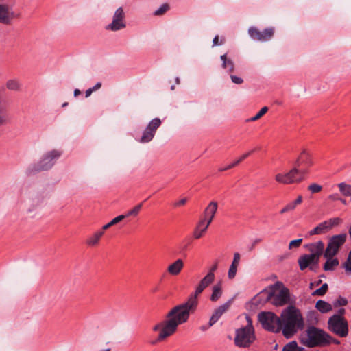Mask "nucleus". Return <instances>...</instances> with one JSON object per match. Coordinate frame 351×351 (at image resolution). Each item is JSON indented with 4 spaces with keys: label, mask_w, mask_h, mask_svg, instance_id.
<instances>
[{
    "label": "nucleus",
    "mask_w": 351,
    "mask_h": 351,
    "mask_svg": "<svg viewBox=\"0 0 351 351\" xmlns=\"http://www.w3.org/2000/svg\"><path fill=\"white\" fill-rule=\"evenodd\" d=\"M160 125L161 121L159 118L153 119L145 128L139 141L143 143L151 141Z\"/></svg>",
    "instance_id": "12"
},
{
    "label": "nucleus",
    "mask_w": 351,
    "mask_h": 351,
    "mask_svg": "<svg viewBox=\"0 0 351 351\" xmlns=\"http://www.w3.org/2000/svg\"><path fill=\"white\" fill-rule=\"evenodd\" d=\"M93 92V90H92L91 88L87 89L85 92V96L86 97H88L89 96H90V95L92 94V93Z\"/></svg>",
    "instance_id": "56"
},
{
    "label": "nucleus",
    "mask_w": 351,
    "mask_h": 351,
    "mask_svg": "<svg viewBox=\"0 0 351 351\" xmlns=\"http://www.w3.org/2000/svg\"><path fill=\"white\" fill-rule=\"evenodd\" d=\"M211 326H210V322H209L208 325L202 326L200 327V330H202V331H205V330H208Z\"/></svg>",
    "instance_id": "57"
},
{
    "label": "nucleus",
    "mask_w": 351,
    "mask_h": 351,
    "mask_svg": "<svg viewBox=\"0 0 351 351\" xmlns=\"http://www.w3.org/2000/svg\"><path fill=\"white\" fill-rule=\"evenodd\" d=\"M326 258V261L324 265V271H333L335 267L339 265V261L335 256H324Z\"/></svg>",
    "instance_id": "23"
},
{
    "label": "nucleus",
    "mask_w": 351,
    "mask_h": 351,
    "mask_svg": "<svg viewBox=\"0 0 351 351\" xmlns=\"http://www.w3.org/2000/svg\"><path fill=\"white\" fill-rule=\"evenodd\" d=\"M169 8L167 3L162 4L158 9L154 11L155 16H160L165 14Z\"/></svg>",
    "instance_id": "36"
},
{
    "label": "nucleus",
    "mask_w": 351,
    "mask_h": 351,
    "mask_svg": "<svg viewBox=\"0 0 351 351\" xmlns=\"http://www.w3.org/2000/svg\"><path fill=\"white\" fill-rule=\"evenodd\" d=\"M298 262L300 269L302 271H304L308 267L311 270L314 271L315 268L317 267L319 264V262L315 261V259L313 258V256H310L309 254H304L298 258Z\"/></svg>",
    "instance_id": "17"
},
{
    "label": "nucleus",
    "mask_w": 351,
    "mask_h": 351,
    "mask_svg": "<svg viewBox=\"0 0 351 351\" xmlns=\"http://www.w3.org/2000/svg\"><path fill=\"white\" fill-rule=\"evenodd\" d=\"M347 239V234L342 233L330 237L328 239L327 246L324 253V256H336Z\"/></svg>",
    "instance_id": "11"
},
{
    "label": "nucleus",
    "mask_w": 351,
    "mask_h": 351,
    "mask_svg": "<svg viewBox=\"0 0 351 351\" xmlns=\"http://www.w3.org/2000/svg\"><path fill=\"white\" fill-rule=\"evenodd\" d=\"M237 165H238V162L234 161V162L230 164L229 165H228V166H226L225 167H220L219 169V171H226V170H228V169H230L234 167Z\"/></svg>",
    "instance_id": "45"
},
{
    "label": "nucleus",
    "mask_w": 351,
    "mask_h": 351,
    "mask_svg": "<svg viewBox=\"0 0 351 351\" xmlns=\"http://www.w3.org/2000/svg\"><path fill=\"white\" fill-rule=\"evenodd\" d=\"M214 279L215 274H207V275L200 280L195 292L190 295L185 302L180 304L181 306L185 309L187 313L190 314L195 311L198 304V295L214 281Z\"/></svg>",
    "instance_id": "5"
},
{
    "label": "nucleus",
    "mask_w": 351,
    "mask_h": 351,
    "mask_svg": "<svg viewBox=\"0 0 351 351\" xmlns=\"http://www.w3.org/2000/svg\"><path fill=\"white\" fill-rule=\"evenodd\" d=\"M315 308L322 313H328L332 308L330 304L322 300H319L316 302Z\"/></svg>",
    "instance_id": "24"
},
{
    "label": "nucleus",
    "mask_w": 351,
    "mask_h": 351,
    "mask_svg": "<svg viewBox=\"0 0 351 351\" xmlns=\"http://www.w3.org/2000/svg\"><path fill=\"white\" fill-rule=\"evenodd\" d=\"M316 227L318 229V232H319V234H324L330 230L328 222L326 221H324L320 223Z\"/></svg>",
    "instance_id": "34"
},
{
    "label": "nucleus",
    "mask_w": 351,
    "mask_h": 351,
    "mask_svg": "<svg viewBox=\"0 0 351 351\" xmlns=\"http://www.w3.org/2000/svg\"><path fill=\"white\" fill-rule=\"evenodd\" d=\"M68 104H69L68 102H64V103L62 104V106L64 108V107L67 106Z\"/></svg>",
    "instance_id": "62"
},
{
    "label": "nucleus",
    "mask_w": 351,
    "mask_h": 351,
    "mask_svg": "<svg viewBox=\"0 0 351 351\" xmlns=\"http://www.w3.org/2000/svg\"><path fill=\"white\" fill-rule=\"evenodd\" d=\"M282 333L283 336L291 338L298 330L304 328V322L301 312L294 306H289L284 309L280 315Z\"/></svg>",
    "instance_id": "2"
},
{
    "label": "nucleus",
    "mask_w": 351,
    "mask_h": 351,
    "mask_svg": "<svg viewBox=\"0 0 351 351\" xmlns=\"http://www.w3.org/2000/svg\"><path fill=\"white\" fill-rule=\"evenodd\" d=\"M112 226L110 225V223H108L107 224L104 225L103 227H102V229L100 230V231H104L108 229L109 228H110Z\"/></svg>",
    "instance_id": "59"
},
{
    "label": "nucleus",
    "mask_w": 351,
    "mask_h": 351,
    "mask_svg": "<svg viewBox=\"0 0 351 351\" xmlns=\"http://www.w3.org/2000/svg\"><path fill=\"white\" fill-rule=\"evenodd\" d=\"M104 235V231H98L88 237L86 244L89 246H95L99 243L101 237Z\"/></svg>",
    "instance_id": "25"
},
{
    "label": "nucleus",
    "mask_w": 351,
    "mask_h": 351,
    "mask_svg": "<svg viewBox=\"0 0 351 351\" xmlns=\"http://www.w3.org/2000/svg\"><path fill=\"white\" fill-rule=\"evenodd\" d=\"M341 193L346 197H351V185L345 182H341L338 184Z\"/></svg>",
    "instance_id": "28"
},
{
    "label": "nucleus",
    "mask_w": 351,
    "mask_h": 351,
    "mask_svg": "<svg viewBox=\"0 0 351 351\" xmlns=\"http://www.w3.org/2000/svg\"><path fill=\"white\" fill-rule=\"evenodd\" d=\"M302 202V197L301 195H299L297 199L293 201V203L295 204V206L301 204Z\"/></svg>",
    "instance_id": "52"
},
{
    "label": "nucleus",
    "mask_w": 351,
    "mask_h": 351,
    "mask_svg": "<svg viewBox=\"0 0 351 351\" xmlns=\"http://www.w3.org/2000/svg\"><path fill=\"white\" fill-rule=\"evenodd\" d=\"M240 254L238 252H236L234 254V258L232 263V265H234L238 267L239 261H240Z\"/></svg>",
    "instance_id": "44"
},
{
    "label": "nucleus",
    "mask_w": 351,
    "mask_h": 351,
    "mask_svg": "<svg viewBox=\"0 0 351 351\" xmlns=\"http://www.w3.org/2000/svg\"><path fill=\"white\" fill-rule=\"evenodd\" d=\"M222 60V67L228 69V72L232 73L234 70V64L232 60L228 59L226 54H223L220 57Z\"/></svg>",
    "instance_id": "26"
},
{
    "label": "nucleus",
    "mask_w": 351,
    "mask_h": 351,
    "mask_svg": "<svg viewBox=\"0 0 351 351\" xmlns=\"http://www.w3.org/2000/svg\"><path fill=\"white\" fill-rule=\"evenodd\" d=\"M17 15L12 11V8L7 4H0V23L5 25H10L12 21Z\"/></svg>",
    "instance_id": "16"
},
{
    "label": "nucleus",
    "mask_w": 351,
    "mask_h": 351,
    "mask_svg": "<svg viewBox=\"0 0 351 351\" xmlns=\"http://www.w3.org/2000/svg\"><path fill=\"white\" fill-rule=\"evenodd\" d=\"M330 338V335L324 330L310 326L300 335V342L308 348L324 347L328 346L327 339Z\"/></svg>",
    "instance_id": "3"
},
{
    "label": "nucleus",
    "mask_w": 351,
    "mask_h": 351,
    "mask_svg": "<svg viewBox=\"0 0 351 351\" xmlns=\"http://www.w3.org/2000/svg\"><path fill=\"white\" fill-rule=\"evenodd\" d=\"M231 80L233 83L236 84H241L243 82V80L241 77H237L236 75H230Z\"/></svg>",
    "instance_id": "43"
},
{
    "label": "nucleus",
    "mask_w": 351,
    "mask_h": 351,
    "mask_svg": "<svg viewBox=\"0 0 351 351\" xmlns=\"http://www.w3.org/2000/svg\"><path fill=\"white\" fill-rule=\"evenodd\" d=\"M296 206L293 203V202H291L289 204H287L280 211V214H284L285 213L292 211L295 208Z\"/></svg>",
    "instance_id": "38"
},
{
    "label": "nucleus",
    "mask_w": 351,
    "mask_h": 351,
    "mask_svg": "<svg viewBox=\"0 0 351 351\" xmlns=\"http://www.w3.org/2000/svg\"><path fill=\"white\" fill-rule=\"evenodd\" d=\"M327 341H328V345H330L331 343H333L336 345L340 344V341H339L337 339L333 338L331 335H330V338L327 339Z\"/></svg>",
    "instance_id": "49"
},
{
    "label": "nucleus",
    "mask_w": 351,
    "mask_h": 351,
    "mask_svg": "<svg viewBox=\"0 0 351 351\" xmlns=\"http://www.w3.org/2000/svg\"><path fill=\"white\" fill-rule=\"evenodd\" d=\"M258 319L265 330L275 333L281 331V319L274 313L270 311L261 312L258 315Z\"/></svg>",
    "instance_id": "8"
},
{
    "label": "nucleus",
    "mask_w": 351,
    "mask_h": 351,
    "mask_svg": "<svg viewBox=\"0 0 351 351\" xmlns=\"http://www.w3.org/2000/svg\"><path fill=\"white\" fill-rule=\"evenodd\" d=\"M253 152H254V150H252V151L248 152L247 153L243 154L237 160H236V162H238V165H239L241 161H243L246 158H247L250 154H252L253 153Z\"/></svg>",
    "instance_id": "47"
},
{
    "label": "nucleus",
    "mask_w": 351,
    "mask_h": 351,
    "mask_svg": "<svg viewBox=\"0 0 351 351\" xmlns=\"http://www.w3.org/2000/svg\"><path fill=\"white\" fill-rule=\"evenodd\" d=\"M218 204L215 201H212L209 203V204L206 206L204 211V216L201 219H204V223L207 224V226H209L212 223L215 215L217 211Z\"/></svg>",
    "instance_id": "18"
},
{
    "label": "nucleus",
    "mask_w": 351,
    "mask_h": 351,
    "mask_svg": "<svg viewBox=\"0 0 351 351\" xmlns=\"http://www.w3.org/2000/svg\"><path fill=\"white\" fill-rule=\"evenodd\" d=\"M328 198L332 200H339V198L337 197V194H332V195H329Z\"/></svg>",
    "instance_id": "58"
},
{
    "label": "nucleus",
    "mask_w": 351,
    "mask_h": 351,
    "mask_svg": "<svg viewBox=\"0 0 351 351\" xmlns=\"http://www.w3.org/2000/svg\"><path fill=\"white\" fill-rule=\"evenodd\" d=\"M309 234L310 235H314V234H319V232H318V229L317 228V227L314 228L313 230H311L310 232H309Z\"/></svg>",
    "instance_id": "54"
},
{
    "label": "nucleus",
    "mask_w": 351,
    "mask_h": 351,
    "mask_svg": "<svg viewBox=\"0 0 351 351\" xmlns=\"http://www.w3.org/2000/svg\"><path fill=\"white\" fill-rule=\"evenodd\" d=\"M326 221L328 222L330 230H331L333 227L339 225L342 222V219L339 217H335L326 220Z\"/></svg>",
    "instance_id": "35"
},
{
    "label": "nucleus",
    "mask_w": 351,
    "mask_h": 351,
    "mask_svg": "<svg viewBox=\"0 0 351 351\" xmlns=\"http://www.w3.org/2000/svg\"><path fill=\"white\" fill-rule=\"evenodd\" d=\"M247 324L235 330L234 342L236 346L241 348H250L256 340L255 330L252 320L246 316Z\"/></svg>",
    "instance_id": "4"
},
{
    "label": "nucleus",
    "mask_w": 351,
    "mask_h": 351,
    "mask_svg": "<svg viewBox=\"0 0 351 351\" xmlns=\"http://www.w3.org/2000/svg\"><path fill=\"white\" fill-rule=\"evenodd\" d=\"M124 19L125 12L123 8L120 7L115 11L112 18V21L106 26V29L115 32L125 28L126 24Z\"/></svg>",
    "instance_id": "13"
},
{
    "label": "nucleus",
    "mask_w": 351,
    "mask_h": 351,
    "mask_svg": "<svg viewBox=\"0 0 351 351\" xmlns=\"http://www.w3.org/2000/svg\"><path fill=\"white\" fill-rule=\"evenodd\" d=\"M187 201H188V199L186 197L182 198L180 200H179L178 202H176L173 204V206L175 207H178V206H184L187 202Z\"/></svg>",
    "instance_id": "46"
},
{
    "label": "nucleus",
    "mask_w": 351,
    "mask_h": 351,
    "mask_svg": "<svg viewBox=\"0 0 351 351\" xmlns=\"http://www.w3.org/2000/svg\"><path fill=\"white\" fill-rule=\"evenodd\" d=\"M302 243V239L293 240L289 243V249L298 248L300 247V245H301Z\"/></svg>",
    "instance_id": "41"
},
{
    "label": "nucleus",
    "mask_w": 351,
    "mask_h": 351,
    "mask_svg": "<svg viewBox=\"0 0 351 351\" xmlns=\"http://www.w3.org/2000/svg\"><path fill=\"white\" fill-rule=\"evenodd\" d=\"M237 271V266H236L234 265H233L231 264L230 266L229 270H228V278L230 279H233L236 276Z\"/></svg>",
    "instance_id": "40"
},
{
    "label": "nucleus",
    "mask_w": 351,
    "mask_h": 351,
    "mask_svg": "<svg viewBox=\"0 0 351 351\" xmlns=\"http://www.w3.org/2000/svg\"><path fill=\"white\" fill-rule=\"evenodd\" d=\"M62 154L58 150H52L47 152L37 164L29 166L27 169L28 174H34L41 171H46L53 167L55 160L58 159Z\"/></svg>",
    "instance_id": "7"
},
{
    "label": "nucleus",
    "mask_w": 351,
    "mask_h": 351,
    "mask_svg": "<svg viewBox=\"0 0 351 351\" xmlns=\"http://www.w3.org/2000/svg\"><path fill=\"white\" fill-rule=\"evenodd\" d=\"M81 92L79 89H75L74 90V96L77 97L79 95H80Z\"/></svg>",
    "instance_id": "60"
},
{
    "label": "nucleus",
    "mask_w": 351,
    "mask_h": 351,
    "mask_svg": "<svg viewBox=\"0 0 351 351\" xmlns=\"http://www.w3.org/2000/svg\"><path fill=\"white\" fill-rule=\"evenodd\" d=\"M217 269V263H215L213 266L212 267L210 268V271H208V274H214V272L216 271V269Z\"/></svg>",
    "instance_id": "51"
},
{
    "label": "nucleus",
    "mask_w": 351,
    "mask_h": 351,
    "mask_svg": "<svg viewBox=\"0 0 351 351\" xmlns=\"http://www.w3.org/2000/svg\"><path fill=\"white\" fill-rule=\"evenodd\" d=\"M308 189L312 193H317L322 191V186L318 184L313 183L308 186Z\"/></svg>",
    "instance_id": "37"
},
{
    "label": "nucleus",
    "mask_w": 351,
    "mask_h": 351,
    "mask_svg": "<svg viewBox=\"0 0 351 351\" xmlns=\"http://www.w3.org/2000/svg\"><path fill=\"white\" fill-rule=\"evenodd\" d=\"M143 206V203H141L134 206L132 210H129L125 215V217L129 216H137Z\"/></svg>",
    "instance_id": "32"
},
{
    "label": "nucleus",
    "mask_w": 351,
    "mask_h": 351,
    "mask_svg": "<svg viewBox=\"0 0 351 351\" xmlns=\"http://www.w3.org/2000/svg\"><path fill=\"white\" fill-rule=\"evenodd\" d=\"M204 219H200L196 225L193 233V237L195 239H200L206 233L208 228L209 227L204 223Z\"/></svg>",
    "instance_id": "21"
},
{
    "label": "nucleus",
    "mask_w": 351,
    "mask_h": 351,
    "mask_svg": "<svg viewBox=\"0 0 351 351\" xmlns=\"http://www.w3.org/2000/svg\"><path fill=\"white\" fill-rule=\"evenodd\" d=\"M298 348V343L295 341H291L286 344L282 351H297Z\"/></svg>",
    "instance_id": "33"
},
{
    "label": "nucleus",
    "mask_w": 351,
    "mask_h": 351,
    "mask_svg": "<svg viewBox=\"0 0 351 351\" xmlns=\"http://www.w3.org/2000/svg\"><path fill=\"white\" fill-rule=\"evenodd\" d=\"M224 42H225V39L221 38L220 43H219V36H215L213 40V46L222 45L224 43Z\"/></svg>",
    "instance_id": "48"
},
{
    "label": "nucleus",
    "mask_w": 351,
    "mask_h": 351,
    "mask_svg": "<svg viewBox=\"0 0 351 351\" xmlns=\"http://www.w3.org/2000/svg\"><path fill=\"white\" fill-rule=\"evenodd\" d=\"M348 304V300L341 296H339L335 302H334V306L335 307L339 306H346Z\"/></svg>",
    "instance_id": "39"
},
{
    "label": "nucleus",
    "mask_w": 351,
    "mask_h": 351,
    "mask_svg": "<svg viewBox=\"0 0 351 351\" xmlns=\"http://www.w3.org/2000/svg\"><path fill=\"white\" fill-rule=\"evenodd\" d=\"M36 199H37L36 202H37L38 204V203H40V202H42V200H43V199H40V198H39V197H38V198H36Z\"/></svg>",
    "instance_id": "63"
},
{
    "label": "nucleus",
    "mask_w": 351,
    "mask_h": 351,
    "mask_svg": "<svg viewBox=\"0 0 351 351\" xmlns=\"http://www.w3.org/2000/svg\"><path fill=\"white\" fill-rule=\"evenodd\" d=\"M101 86V82H97L93 87H92V90L93 91H95L97 90H99Z\"/></svg>",
    "instance_id": "53"
},
{
    "label": "nucleus",
    "mask_w": 351,
    "mask_h": 351,
    "mask_svg": "<svg viewBox=\"0 0 351 351\" xmlns=\"http://www.w3.org/2000/svg\"><path fill=\"white\" fill-rule=\"evenodd\" d=\"M189 313L184 309L180 304L174 306L166 315V320H163L153 327L154 332L160 331L154 344L165 340L171 336L177 330L178 326L186 323L189 318Z\"/></svg>",
    "instance_id": "1"
},
{
    "label": "nucleus",
    "mask_w": 351,
    "mask_h": 351,
    "mask_svg": "<svg viewBox=\"0 0 351 351\" xmlns=\"http://www.w3.org/2000/svg\"><path fill=\"white\" fill-rule=\"evenodd\" d=\"M306 247L310 252L309 255L313 256L315 261L319 262L321 256H324L325 252L324 242L322 241H318L306 245Z\"/></svg>",
    "instance_id": "15"
},
{
    "label": "nucleus",
    "mask_w": 351,
    "mask_h": 351,
    "mask_svg": "<svg viewBox=\"0 0 351 351\" xmlns=\"http://www.w3.org/2000/svg\"><path fill=\"white\" fill-rule=\"evenodd\" d=\"M343 204H346V201L343 199H341V198H339V199Z\"/></svg>",
    "instance_id": "61"
},
{
    "label": "nucleus",
    "mask_w": 351,
    "mask_h": 351,
    "mask_svg": "<svg viewBox=\"0 0 351 351\" xmlns=\"http://www.w3.org/2000/svg\"><path fill=\"white\" fill-rule=\"evenodd\" d=\"M268 111V108L267 106L263 107L259 112L254 117L249 119L248 121H256L261 118Z\"/></svg>",
    "instance_id": "31"
},
{
    "label": "nucleus",
    "mask_w": 351,
    "mask_h": 351,
    "mask_svg": "<svg viewBox=\"0 0 351 351\" xmlns=\"http://www.w3.org/2000/svg\"><path fill=\"white\" fill-rule=\"evenodd\" d=\"M6 87L11 90H19L21 84L17 80H9L6 83Z\"/></svg>",
    "instance_id": "29"
},
{
    "label": "nucleus",
    "mask_w": 351,
    "mask_h": 351,
    "mask_svg": "<svg viewBox=\"0 0 351 351\" xmlns=\"http://www.w3.org/2000/svg\"><path fill=\"white\" fill-rule=\"evenodd\" d=\"M328 328L330 331L340 337H346L348 335V324L344 317L332 315L328 320Z\"/></svg>",
    "instance_id": "10"
},
{
    "label": "nucleus",
    "mask_w": 351,
    "mask_h": 351,
    "mask_svg": "<svg viewBox=\"0 0 351 351\" xmlns=\"http://www.w3.org/2000/svg\"><path fill=\"white\" fill-rule=\"evenodd\" d=\"M248 33L254 40L265 42L270 40L273 37L274 29L273 27H269L261 32L256 27H251L248 30Z\"/></svg>",
    "instance_id": "14"
},
{
    "label": "nucleus",
    "mask_w": 351,
    "mask_h": 351,
    "mask_svg": "<svg viewBox=\"0 0 351 351\" xmlns=\"http://www.w3.org/2000/svg\"><path fill=\"white\" fill-rule=\"evenodd\" d=\"M307 173L306 169H301L295 164V166L286 173H277L275 180L282 184H291L301 182Z\"/></svg>",
    "instance_id": "9"
},
{
    "label": "nucleus",
    "mask_w": 351,
    "mask_h": 351,
    "mask_svg": "<svg viewBox=\"0 0 351 351\" xmlns=\"http://www.w3.org/2000/svg\"><path fill=\"white\" fill-rule=\"evenodd\" d=\"M184 267V262L182 259H177L174 263L169 265L167 267V271L173 276L178 275Z\"/></svg>",
    "instance_id": "22"
},
{
    "label": "nucleus",
    "mask_w": 351,
    "mask_h": 351,
    "mask_svg": "<svg viewBox=\"0 0 351 351\" xmlns=\"http://www.w3.org/2000/svg\"><path fill=\"white\" fill-rule=\"evenodd\" d=\"M345 313V309L344 308H340L338 311L337 314H335L334 315H340L341 317H343V314Z\"/></svg>",
    "instance_id": "55"
},
{
    "label": "nucleus",
    "mask_w": 351,
    "mask_h": 351,
    "mask_svg": "<svg viewBox=\"0 0 351 351\" xmlns=\"http://www.w3.org/2000/svg\"><path fill=\"white\" fill-rule=\"evenodd\" d=\"M230 306V302L229 301L217 308L210 318V326L214 325L219 319L221 315L229 308Z\"/></svg>",
    "instance_id": "20"
},
{
    "label": "nucleus",
    "mask_w": 351,
    "mask_h": 351,
    "mask_svg": "<svg viewBox=\"0 0 351 351\" xmlns=\"http://www.w3.org/2000/svg\"><path fill=\"white\" fill-rule=\"evenodd\" d=\"M261 241H262V239H260V238L256 239L253 241V243H252V244L251 247H250V251L253 250H254V247L256 246V244H258V243L261 242Z\"/></svg>",
    "instance_id": "50"
},
{
    "label": "nucleus",
    "mask_w": 351,
    "mask_h": 351,
    "mask_svg": "<svg viewBox=\"0 0 351 351\" xmlns=\"http://www.w3.org/2000/svg\"><path fill=\"white\" fill-rule=\"evenodd\" d=\"M221 285L220 283H218L214 285L213 287V293L210 295V300L213 302H216L221 298Z\"/></svg>",
    "instance_id": "27"
},
{
    "label": "nucleus",
    "mask_w": 351,
    "mask_h": 351,
    "mask_svg": "<svg viewBox=\"0 0 351 351\" xmlns=\"http://www.w3.org/2000/svg\"><path fill=\"white\" fill-rule=\"evenodd\" d=\"M263 297L265 298L263 302L269 301L276 306H282L289 303L290 293L289 290L286 287L282 288L277 294H274L273 291L263 290L256 295L255 300H258Z\"/></svg>",
    "instance_id": "6"
},
{
    "label": "nucleus",
    "mask_w": 351,
    "mask_h": 351,
    "mask_svg": "<svg viewBox=\"0 0 351 351\" xmlns=\"http://www.w3.org/2000/svg\"><path fill=\"white\" fill-rule=\"evenodd\" d=\"M304 350V348L298 347L297 351H303Z\"/></svg>",
    "instance_id": "64"
},
{
    "label": "nucleus",
    "mask_w": 351,
    "mask_h": 351,
    "mask_svg": "<svg viewBox=\"0 0 351 351\" xmlns=\"http://www.w3.org/2000/svg\"><path fill=\"white\" fill-rule=\"evenodd\" d=\"M328 289V284L324 283L322 285V287L314 291L311 295L313 296H315V295L323 296L326 293Z\"/></svg>",
    "instance_id": "30"
},
{
    "label": "nucleus",
    "mask_w": 351,
    "mask_h": 351,
    "mask_svg": "<svg viewBox=\"0 0 351 351\" xmlns=\"http://www.w3.org/2000/svg\"><path fill=\"white\" fill-rule=\"evenodd\" d=\"M295 165L301 169H308L313 165V161L309 154L303 150L298 158Z\"/></svg>",
    "instance_id": "19"
},
{
    "label": "nucleus",
    "mask_w": 351,
    "mask_h": 351,
    "mask_svg": "<svg viewBox=\"0 0 351 351\" xmlns=\"http://www.w3.org/2000/svg\"><path fill=\"white\" fill-rule=\"evenodd\" d=\"M125 218V215H120L110 221V225L112 226L117 224V223L121 221Z\"/></svg>",
    "instance_id": "42"
}]
</instances>
